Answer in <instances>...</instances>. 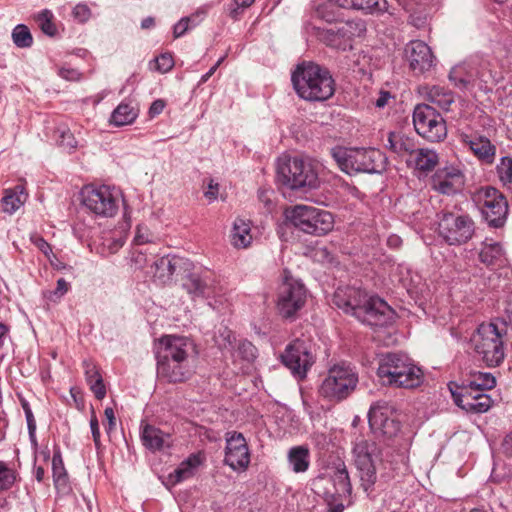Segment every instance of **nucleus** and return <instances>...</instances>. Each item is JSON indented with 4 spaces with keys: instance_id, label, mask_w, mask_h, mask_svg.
Instances as JSON below:
<instances>
[{
    "instance_id": "20e7f679",
    "label": "nucleus",
    "mask_w": 512,
    "mask_h": 512,
    "mask_svg": "<svg viewBox=\"0 0 512 512\" xmlns=\"http://www.w3.org/2000/svg\"><path fill=\"white\" fill-rule=\"evenodd\" d=\"M278 181L292 190L315 189L319 185L315 164L307 158L284 156L277 165Z\"/></svg>"
},
{
    "instance_id": "de8ad7c7",
    "label": "nucleus",
    "mask_w": 512,
    "mask_h": 512,
    "mask_svg": "<svg viewBox=\"0 0 512 512\" xmlns=\"http://www.w3.org/2000/svg\"><path fill=\"white\" fill-rule=\"evenodd\" d=\"M497 174L503 185L512 184V158L502 157L496 167Z\"/></svg>"
},
{
    "instance_id": "864d4df0",
    "label": "nucleus",
    "mask_w": 512,
    "mask_h": 512,
    "mask_svg": "<svg viewBox=\"0 0 512 512\" xmlns=\"http://www.w3.org/2000/svg\"><path fill=\"white\" fill-rule=\"evenodd\" d=\"M73 18L80 23H84L91 17V10L86 4H77L72 11Z\"/></svg>"
},
{
    "instance_id": "79ce46f5",
    "label": "nucleus",
    "mask_w": 512,
    "mask_h": 512,
    "mask_svg": "<svg viewBox=\"0 0 512 512\" xmlns=\"http://www.w3.org/2000/svg\"><path fill=\"white\" fill-rule=\"evenodd\" d=\"M256 0H230L225 5L227 15L234 21L240 20L246 9L251 7Z\"/></svg>"
},
{
    "instance_id": "49530a36",
    "label": "nucleus",
    "mask_w": 512,
    "mask_h": 512,
    "mask_svg": "<svg viewBox=\"0 0 512 512\" xmlns=\"http://www.w3.org/2000/svg\"><path fill=\"white\" fill-rule=\"evenodd\" d=\"M16 481V472L5 462L0 461V492L12 488Z\"/></svg>"
},
{
    "instance_id": "338daca9",
    "label": "nucleus",
    "mask_w": 512,
    "mask_h": 512,
    "mask_svg": "<svg viewBox=\"0 0 512 512\" xmlns=\"http://www.w3.org/2000/svg\"><path fill=\"white\" fill-rule=\"evenodd\" d=\"M134 242L135 244L137 245H143V244H146L148 242H150V239H149V235L148 234H144L141 232V228L138 227L137 228V232H136V235L134 237Z\"/></svg>"
},
{
    "instance_id": "bf43d9fd",
    "label": "nucleus",
    "mask_w": 512,
    "mask_h": 512,
    "mask_svg": "<svg viewBox=\"0 0 512 512\" xmlns=\"http://www.w3.org/2000/svg\"><path fill=\"white\" fill-rule=\"evenodd\" d=\"M206 14L207 9L205 7H202L199 8L195 13L191 14L190 16H187L186 18H191L190 28L199 25L205 18Z\"/></svg>"
},
{
    "instance_id": "c9c22d12",
    "label": "nucleus",
    "mask_w": 512,
    "mask_h": 512,
    "mask_svg": "<svg viewBox=\"0 0 512 512\" xmlns=\"http://www.w3.org/2000/svg\"><path fill=\"white\" fill-rule=\"evenodd\" d=\"M331 480L334 485L335 492L333 494L325 493L326 497L334 498L335 495L339 497L349 496L352 491V486L350 483V478L348 475V471L344 463H339L335 467L334 474L331 476Z\"/></svg>"
},
{
    "instance_id": "774afa93",
    "label": "nucleus",
    "mask_w": 512,
    "mask_h": 512,
    "mask_svg": "<svg viewBox=\"0 0 512 512\" xmlns=\"http://www.w3.org/2000/svg\"><path fill=\"white\" fill-rule=\"evenodd\" d=\"M223 61V58H220L216 64H214L208 72H206L204 75H202L201 79H200V84H203L205 82L208 81V79L216 72L217 68L219 67V65L221 64V62Z\"/></svg>"
},
{
    "instance_id": "f03ea898",
    "label": "nucleus",
    "mask_w": 512,
    "mask_h": 512,
    "mask_svg": "<svg viewBox=\"0 0 512 512\" xmlns=\"http://www.w3.org/2000/svg\"><path fill=\"white\" fill-rule=\"evenodd\" d=\"M377 375L384 385L413 389L424 381V373L412 359L400 353L383 355L378 364Z\"/></svg>"
},
{
    "instance_id": "f257e3e1",
    "label": "nucleus",
    "mask_w": 512,
    "mask_h": 512,
    "mask_svg": "<svg viewBox=\"0 0 512 512\" xmlns=\"http://www.w3.org/2000/svg\"><path fill=\"white\" fill-rule=\"evenodd\" d=\"M291 81L297 95L309 102H323L335 93V81L330 71L313 62L297 65Z\"/></svg>"
},
{
    "instance_id": "dca6fc26",
    "label": "nucleus",
    "mask_w": 512,
    "mask_h": 512,
    "mask_svg": "<svg viewBox=\"0 0 512 512\" xmlns=\"http://www.w3.org/2000/svg\"><path fill=\"white\" fill-rule=\"evenodd\" d=\"M353 455L362 485L367 490L376 481V463L380 461V449L374 441L359 439L355 442Z\"/></svg>"
},
{
    "instance_id": "f3484780",
    "label": "nucleus",
    "mask_w": 512,
    "mask_h": 512,
    "mask_svg": "<svg viewBox=\"0 0 512 512\" xmlns=\"http://www.w3.org/2000/svg\"><path fill=\"white\" fill-rule=\"evenodd\" d=\"M366 31L363 21H347L341 23L336 29H323L319 37L327 46L347 51L353 48L352 42L355 37H360Z\"/></svg>"
},
{
    "instance_id": "e433bc0d",
    "label": "nucleus",
    "mask_w": 512,
    "mask_h": 512,
    "mask_svg": "<svg viewBox=\"0 0 512 512\" xmlns=\"http://www.w3.org/2000/svg\"><path fill=\"white\" fill-rule=\"evenodd\" d=\"M479 260L486 266H500L505 260V253L500 243L485 241L479 252Z\"/></svg>"
},
{
    "instance_id": "2eb2a0df",
    "label": "nucleus",
    "mask_w": 512,
    "mask_h": 512,
    "mask_svg": "<svg viewBox=\"0 0 512 512\" xmlns=\"http://www.w3.org/2000/svg\"><path fill=\"white\" fill-rule=\"evenodd\" d=\"M438 230L449 245H461L472 238L475 226L470 216L448 212L441 216Z\"/></svg>"
},
{
    "instance_id": "13d9d810",
    "label": "nucleus",
    "mask_w": 512,
    "mask_h": 512,
    "mask_svg": "<svg viewBox=\"0 0 512 512\" xmlns=\"http://www.w3.org/2000/svg\"><path fill=\"white\" fill-rule=\"evenodd\" d=\"M219 192V184L214 183V181L211 179L208 183V188L204 192V196L208 199L209 202H213L217 199Z\"/></svg>"
},
{
    "instance_id": "052dcab7",
    "label": "nucleus",
    "mask_w": 512,
    "mask_h": 512,
    "mask_svg": "<svg viewBox=\"0 0 512 512\" xmlns=\"http://www.w3.org/2000/svg\"><path fill=\"white\" fill-rule=\"evenodd\" d=\"M59 75L70 81H76L80 79V72L73 68H61L59 70Z\"/></svg>"
},
{
    "instance_id": "4c0bfd02",
    "label": "nucleus",
    "mask_w": 512,
    "mask_h": 512,
    "mask_svg": "<svg viewBox=\"0 0 512 512\" xmlns=\"http://www.w3.org/2000/svg\"><path fill=\"white\" fill-rule=\"evenodd\" d=\"M231 244L235 248H247L252 242L250 222L236 219L231 231Z\"/></svg>"
},
{
    "instance_id": "0e129e2a",
    "label": "nucleus",
    "mask_w": 512,
    "mask_h": 512,
    "mask_svg": "<svg viewBox=\"0 0 512 512\" xmlns=\"http://www.w3.org/2000/svg\"><path fill=\"white\" fill-rule=\"evenodd\" d=\"M164 107H165V103H164V101H163V100H160V99L155 100V101L151 104V106H150V108H149V114H150V116H151V117H154V116H156V115L160 114V113L163 111Z\"/></svg>"
},
{
    "instance_id": "ea45409f",
    "label": "nucleus",
    "mask_w": 512,
    "mask_h": 512,
    "mask_svg": "<svg viewBox=\"0 0 512 512\" xmlns=\"http://www.w3.org/2000/svg\"><path fill=\"white\" fill-rule=\"evenodd\" d=\"M496 385L495 377L488 372H477L472 375V379L464 381L460 387L471 388L477 392L491 390Z\"/></svg>"
},
{
    "instance_id": "f704fd0d",
    "label": "nucleus",
    "mask_w": 512,
    "mask_h": 512,
    "mask_svg": "<svg viewBox=\"0 0 512 512\" xmlns=\"http://www.w3.org/2000/svg\"><path fill=\"white\" fill-rule=\"evenodd\" d=\"M202 458L200 454H191L182 461L179 466L169 475V480L173 484L180 483L194 476L196 469L201 465Z\"/></svg>"
},
{
    "instance_id": "f8f14e48",
    "label": "nucleus",
    "mask_w": 512,
    "mask_h": 512,
    "mask_svg": "<svg viewBox=\"0 0 512 512\" xmlns=\"http://www.w3.org/2000/svg\"><path fill=\"white\" fill-rule=\"evenodd\" d=\"M155 358L194 362L198 351L195 342L186 336L162 335L154 345Z\"/></svg>"
},
{
    "instance_id": "473e14b6",
    "label": "nucleus",
    "mask_w": 512,
    "mask_h": 512,
    "mask_svg": "<svg viewBox=\"0 0 512 512\" xmlns=\"http://www.w3.org/2000/svg\"><path fill=\"white\" fill-rule=\"evenodd\" d=\"M86 382L95 398L102 400L106 396V386L98 366L91 360L83 361Z\"/></svg>"
},
{
    "instance_id": "09e8293b",
    "label": "nucleus",
    "mask_w": 512,
    "mask_h": 512,
    "mask_svg": "<svg viewBox=\"0 0 512 512\" xmlns=\"http://www.w3.org/2000/svg\"><path fill=\"white\" fill-rule=\"evenodd\" d=\"M58 144L67 149H73L77 145L74 135L67 127H58L55 131Z\"/></svg>"
},
{
    "instance_id": "4be33fe9",
    "label": "nucleus",
    "mask_w": 512,
    "mask_h": 512,
    "mask_svg": "<svg viewBox=\"0 0 512 512\" xmlns=\"http://www.w3.org/2000/svg\"><path fill=\"white\" fill-rule=\"evenodd\" d=\"M372 429L391 438L400 431V422L395 418L393 407L383 402L373 405L368 413Z\"/></svg>"
},
{
    "instance_id": "39448f33",
    "label": "nucleus",
    "mask_w": 512,
    "mask_h": 512,
    "mask_svg": "<svg viewBox=\"0 0 512 512\" xmlns=\"http://www.w3.org/2000/svg\"><path fill=\"white\" fill-rule=\"evenodd\" d=\"M358 382V373L354 367L345 363L335 364L327 371L318 392L328 401L341 402L355 391Z\"/></svg>"
},
{
    "instance_id": "603ef678",
    "label": "nucleus",
    "mask_w": 512,
    "mask_h": 512,
    "mask_svg": "<svg viewBox=\"0 0 512 512\" xmlns=\"http://www.w3.org/2000/svg\"><path fill=\"white\" fill-rule=\"evenodd\" d=\"M156 69L161 73L170 71L174 66L173 58L170 54H161L155 59Z\"/></svg>"
},
{
    "instance_id": "aec40b11",
    "label": "nucleus",
    "mask_w": 512,
    "mask_h": 512,
    "mask_svg": "<svg viewBox=\"0 0 512 512\" xmlns=\"http://www.w3.org/2000/svg\"><path fill=\"white\" fill-rule=\"evenodd\" d=\"M156 359V373L159 381L168 384L187 382L194 374V362Z\"/></svg>"
},
{
    "instance_id": "412c9836",
    "label": "nucleus",
    "mask_w": 512,
    "mask_h": 512,
    "mask_svg": "<svg viewBox=\"0 0 512 512\" xmlns=\"http://www.w3.org/2000/svg\"><path fill=\"white\" fill-rule=\"evenodd\" d=\"M357 319L370 326L382 327L391 323L393 319L392 308L377 296H368Z\"/></svg>"
},
{
    "instance_id": "4d7b16f0",
    "label": "nucleus",
    "mask_w": 512,
    "mask_h": 512,
    "mask_svg": "<svg viewBox=\"0 0 512 512\" xmlns=\"http://www.w3.org/2000/svg\"><path fill=\"white\" fill-rule=\"evenodd\" d=\"M105 418L107 420V424H104L106 432L111 433L116 427V418L114 414V410L111 407H107L104 411Z\"/></svg>"
},
{
    "instance_id": "a19ab883",
    "label": "nucleus",
    "mask_w": 512,
    "mask_h": 512,
    "mask_svg": "<svg viewBox=\"0 0 512 512\" xmlns=\"http://www.w3.org/2000/svg\"><path fill=\"white\" fill-rule=\"evenodd\" d=\"M350 9L363 10L370 14H383L388 10L387 0H354Z\"/></svg>"
},
{
    "instance_id": "ddd939ff",
    "label": "nucleus",
    "mask_w": 512,
    "mask_h": 512,
    "mask_svg": "<svg viewBox=\"0 0 512 512\" xmlns=\"http://www.w3.org/2000/svg\"><path fill=\"white\" fill-rule=\"evenodd\" d=\"M82 205L99 217H113L118 211V200L106 185H86L80 192Z\"/></svg>"
},
{
    "instance_id": "0eeeda50",
    "label": "nucleus",
    "mask_w": 512,
    "mask_h": 512,
    "mask_svg": "<svg viewBox=\"0 0 512 512\" xmlns=\"http://www.w3.org/2000/svg\"><path fill=\"white\" fill-rule=\"evenodd\" d=\"M497 322L483 323L474 336V349L481 360L489 367L498 366L504 359L503 335Z\"/></svg>"
},
{
    "instance_id": "2f4dec72",
    "label": "nucleus",
    "mask_w": 512,
    "mask_h": 512,
    "mask_svg": "<svg viewBox=\"0 0 512 512\" xmlns=\"http://www.w3.org/2000/svg\"><path fill=\"white\" fill-rule=\"evenodd\" d=\"M310 458V450L306 445L293 446L287 452L289 468L296 474L305 473L309 470Z\"/></svg>"
},
{
    "instance_id": "c756f323",
    "label": "nucleus",
    "mask_w": 512,
    "mask_h": 512,
    "mask_svg": "<svg viewBox=\"0 0 512 512\" xmlns=\"http://www.w3.org/2000/svg\"><path fill=\"white\" fill-rule=\"evenodd\" d=\"M27 198L28 194L23 185L5 189L0 200V209L2 212L11 215L24 205Z\"/></svg>"
},
{
    "instance_id": "393cba45",
    "label": "nucleus",
    "mask_w": 512,
    "mask_h": 512,
    "mask_svg": "<svg viewBox=\"0 0 512 512\" xmlns=\"http://www.w3.org/2000/svg\"><path fill=\"white\" fill-rule=\"evenodd\" d=\"M368 296L366 291L358 287H339L334 293L333 302L338 308L357 318Z\"/></svg>"
},
{
    "instance_id": "5fc2aeb1",
    "label": "nucleus",
    "mask_w": 512,
    "mask_h": 512,
    "mask_svg": "<svg viewBox=\"0 0 512 512\" xmlns=\"http://www.w3.org/2000/svg\"><path fill=\"white\" fill-rule=\"evenodd\" d=\"M190 21L191 18L183 17L174 25V38H179L183 36L190 29Z\"/></svg>"
},
{
    "instance_id": "a878e982",
    "label": "nucleus",
    "mask_w": 512,
    "mask_h": 512,
    "mask_svg": "<svg viewBox=\"0 0 512 512\" xmlns=\"http://www.w3.org/2000/svg\"><path fill=\"white\" fill-rule=\"evenodd\" d=\"M192 266V262L176 255H168L159 258L154 262L152 268L154 269L153 276L161 284H166L172 279L175 274H180L188 271Z\"/></svg>"
},
{
    "instance_id": "9d476101",
    "label": "nucleus",
    "mask_w": 512,
    "mask_h": 512,
    "mask_svg": "<svg viewBox=\"0 0 512 512\" xmlns=\"http://www.w3.org/2000/svg\"><path fill=\"white\" fill-rule=\"evenodd\" d=\"M475 201L490 226L499 228L505 224L508 215V202L499 190L491 186L483 187L476 192Z\"/></svg>"
},
{
    "instance_id": "c03bdc74",
    "label": "nucleus",
    "mask_w": 512,
    "mask_h": 512,
    "mask_svg": "<svg viewBox=\"0 0 512 512\" xmlns=\"http://www.w3.org/2000/svg\"><path fill=\"white\" fill-rule=\"evenodd\" d=\"M12 39L19 48H28L33 43V37L28 27L24 24H19L13 29Z\"/></svg>"
},
{
    "instance_id": "a18cd8bd",
    "label": "nucleus",
    "mask_w": 512,
    "mask_h": 512,
    "mask_svg": "<svg viewBox=\"0 0 512 512\" xmlns=\"http://www.w3.org/2000/svg\"><path fill=\"white\" fill-rule=\"evenodd\" d=\"M53 17V13L45 9L41 11L36 18L38 26L42 32L48 36H54L57 33V28L53 23Z\"/></svg>"
},
{
    "instance_id": "37998d69",
    "label": "nucleus",
    "mask_w": 512,
    "mask_h": 512,
    "mask_svg": "<svg viewBox=\"0 0 512 512\" xmlns=\"http://www.w3.org/2000/svg\"><path fill=\"white\" fill-rule=\"evenodd\" d=\"M52 472L53 479L56 486L65 485L67 482V472L64 467L61 452L55 451L52 457Z\"/></svg>"
},
{
    "instance_id": "1a4fd4ad",
    "label": "nucleus",
    "mask_w": 512,
    "mask_h": 512,
    "mask_svg": "<svg viewBox=\"0 0 512 512\" xmlns=\"http://www.w3.org/2000/svg\"><path fill=\"white\" fill-rule=\"evenodd\" d=\"M413 124L418 135L429 142H440L447 135L445 120L429 104H418L414 108Z\"/></svg>"
},
{
    "instance_id": "7ed1b4c3",
    "label": "nucleus",
    "mask_w": 512,
    "mask_h": 512,
    "mask_svg": "<svg viewBox=\"0 0 512 512\" xmlns=\"http://www.w3.org/2000/svg\"><path fill=\"white\" fill-rule=\"evenodd\" d=\"M338 167L346 174L380 173L385 168V156L374 148L334 147L330 151Z\"/></svg>"
},
{
    "instance_id": "3c124183",
    "label": "nucleus",
    "mask_w": 512,
    "mask_h": 512,
    "mask_svg": "<svg viewBox=\"0 0 512 512\" xmlns=\"http://www.w3.org/2000/svg\"><path fill=\"white\" fill-rule=\"evenodd\" d=\"M70 285L63 278L57 280V285L54 290L47 291L45 297L52 302H56L61 299L69 290Z\"/></svg>"
},
{
    "instance_id": "6ab92c4d",
    "label": "nucleus",
    "mask_w": 512,
    "mask_h": 512,
    "mask_svg": "<svg viewBox=\"0 0 512 512\" xmlns=\"http://www.w3.org/2000/svg\"><path fill=\"white\" fill-rule=\"evenodd\" d=\"M454 383L448 385L454 403L466 413L483 414L488 412L494 404L493 399L484 392H477L471 388L460 387Z\"/></svg>"
},
{
    "instance_id": "a211bd4d",
    "label": "nucleus",
    "mask_w": 512,
    "mask_h": 512,
    "mask_svg": "<svg viewBox=\"0 0 512 512\" xmlns=\"http://www.w3.org/2000/svg\"><path fill=\"white\" fill-rule=\"evenodd\" d=\"M225 443L223 463L235 472H245L250 465L251 454L244 435L229 431L225 434Z\"/></svg>"
},
{
    "instance_id": "4468645a",
    "label": "nucleus",
    "mask_w": 512,
    "mask_h": 512,
    "mask_svg": "<svg viewBox=\"0 0 512 512\" xmlns=\"http://www.w3.org/2000/svg\"><path fill=\"white\" fill-rule=\"evenodd\" d=\"M280 358L284 366L299 380L306 378L308 371L315 362L310 341L299 338L286 346Z\"/></svg>"
},
{
    "instance_id": "680f3d73",
    "label": "nucleus",
    "mask_w": 512,
    "mask_h": 512,
    "mask_svg": "<svg viewBox=\"0 0 512 512\" xmlns=\"http://www.w3.org/2000/svg\"><path fill=\"white\" fill-rule=\"evenodd\" d=\"M35 246L47 257L52 253V248L48 242H46L42 237H36L33 240Z\"/></svg>"
},
{
    "instance_id": "69168bd1",
    "label": "nucleus",
    "mask_w": 512,
    "mask_h": 512,
    "mask_svg": "<svg viewBox=\"0 0 512 512\" xmlns=\"http://www.w3.org/2000/svg\"><path fill=\"white\" fill-rule=\"evenodd\" d=\"M391 95L388 91H381L379 97L375 101V105L378 108H383L390 99Z\"/></svg>"
},
{
    "instance_id": "8fccbe9b",
    "label": "nucleus",
    "mask_w": 512,
    "mask_h": 512,
    "mask_svg": "<svg viewBox=\"0 0 512 512\" xmlns=\"http://www.w3.org/2000/svg\"><path fill=\"white\" fill-rule=\"evenodd\" d=\"M239 357L247 362H252L256 358L257 349L249 341H240L236 350Z\"/></svg>"
},
{
    "instance_id": "7c9ffc66",
    "label": "nucleus",
    "mask_w": 512,
    "mask_h": 512,
    "mask_svg": "<svg viewBox=\"0 0 512 512\" xmlns=\"http://www.w3.org/2000/svg\"><path fill=\"white\" fill-rule=\"evenodd\" d=\"M407 166L421 172L432 171L438 163V155L434 150L418 148L411 157L406 159Z\"/></svg>"
},
{
    "instance_id": "423d86ee",
    "label": "nucleus",
    "mask_w": 512,
    "mask_h": 512,
    "mask_svg": "<svg viewBox=\"0 0 512 512\" xmlns=\"http://www.w3.org/2000/svg\"><path fill=\"white\" fill-rule=\"evenodd\" d=\"M285 219L307 234L322 236L333 229V215L326 210L308 205H295L284 212Z\"/></svg>"
},
{
    "instance_id": "b1692460",
    "label": "nucleus",
    "mask_w": 512,
    "mask_h": 512,
    "mask_svg": "<svg viewBox=\"0 0 512 512\" xmlns=\"http://www.w3.org/2000/svg\"><path fill=\"white\" fill-rule=\"evenodd\" d=\"M405 57L415 74H422L434 65L431 48L421 40L410 41L405 47Z\"/></svg>"
},
{
    "instance_id": "9b49d317",
    "label": "nucleus",
    "mask_w": 512,
    "mask_h": 512,
    "mask_svg": "<svg viewBox=\"0 0 512 512\" xmlns=\"http://www.w3.org/2000/svg\"><path fill=\"white\" fill-rule=\"evenodd\" d=\"M307 290L302 282L285 276L279 286L276 307L279 315L285 319H295L297 313L304 307Z\"/></svg>"
},
{
    "instance_id": "6e6552de",
    "label": "nucleus",
    "mask_w": 512,
    "mask_h": 512,
    "mask_svg": "<svg viewBox=\"0 0 512 512\" xmlns=\"http://www.w3.org/2000/svg\"><path fill=\"white\" fill-rule=\"evenodd\" d=\"M183 274L182 288L192 299H208L222 292L218 276L208 268H196L192 264Z\"/></svg>"
},
{
    "instance_id": "6e6d98bb",
    "label": "nucleus",
    "mask_w": 512,
    "mask_h": 512,
    "mask_svg": "<svg viewBox=\"0 0 512 512\" xmlns=\"http://www.w3.org/2000/svg\"><path fill=\"white\" fill-rule=\"evenodd\" d=\"M90 429H91L94 444H95L96 448H99L101 445L99 422H98V418L94 411H92V415L90 418Z\"/></svg>"
},
{
    "instance_id": "5701e85b",
    "label": "nucleus",
    "mask_w": 512,
    "mask_h": 512,
    "mask_svg": "<svg viewBox=\"0 0 512 512\" xmlns=\"http://www.w3.org/2000/svg\"><path fill=\"white\" fill-rule=\"evenodd\" d=\"M465 184L463 172L454 166H447L436 171L432 176V188L443 195H454L460 192Z\"/></svg>"
},
{
    "instance_id": "c85d7f7f",
    "label": "nucleus",
    "mask_w": 512,
    "mask_h": 512,
    "mask_svg": "<svg viewBox=\"0 0 512 512\" xmlns=\"http://www.w3.org/2000/svg\"><path fill=\"white\" fill-rule=\"evenodd\" d=\"M386 147L401 157L409 158L418 149L414 138L401 132H390L388 134Z\"/></svg>"
},
{
    "instance_id": "cd10ccee",
    "label": "nucleus",
    "mask_w": 512,
    "mask_h": 512,
    "mask_svg": "<svg viewBox=\"0 0 512 512\" xmlns=\"http://www.w3.org/2000/svg\"><path fill=\"white\" fill-rule=\"evenodd\" d=\"M463 142L469 147L473 154L482 162L491 164L495 159L496 148L486 137L463 136Z\"/></svg>"
},
{
    "instance_id": "58836bf2",
    "label": "nucleus",
    "mask_w": 512,
    "mask_h": 512,
    "mask_svg": "<svg viewBox=\"0 0 512 512\" xmlns=\"http://www.w3.org/2000/svg\"><path fill=\"white\" fill-rule=\"evenodd\" d=\"M138 117V110L129 103H120L112 112L110 123L115 126H125L133 123Z\"/></svg>"
},
{
    "instance_id": "bb28decb",
    "label": "nucleus",
    "mask_w": 512,
    "mask_h": 512,
    "mask_svg": "<svg viewBox=\"0 0 512 512\" xmlns=\"http://www.w3.org/2000/svg\"><path fill=\"white\" fill-rule=\"evenodd\" d=\"M421 94L429 105H434L443 111H449L450 106L455 102L454 93L441 85L424 86Z\"/></svg>"
},
{
    "instance_id": "72a5a7b5",
    "label": "nucleus",
    "mask_w": 512,
    "mask_h": 512,
    "mask_svg": "<svg viewBox=\"0 0 512 512\" xmlns=\"http://www.w3.org/2000/svg\"><path fill=\"white\" fill-rule=\"evenodd\" d=\"M170 435L164 433L159 428L152 425H145L141 432L143 445L151 451H159L164 447H169Z\"/></svg>"
},
{
    "instance_id": "e2e57ef3",
    "label": "nucleus",
    "mask_w": 512,
    "mask_h": 512,
    "mask_svg": "<svg viewBox=\"0 0 512 512\" xmlns=\"http://www.w3.org/2000/svg\"><path fill=\"white\" fill-rule=\"evenodd\" d=\"M501 323L512 327V299L508 300L501 318Z\"/></svg>"
}]
</instances>
